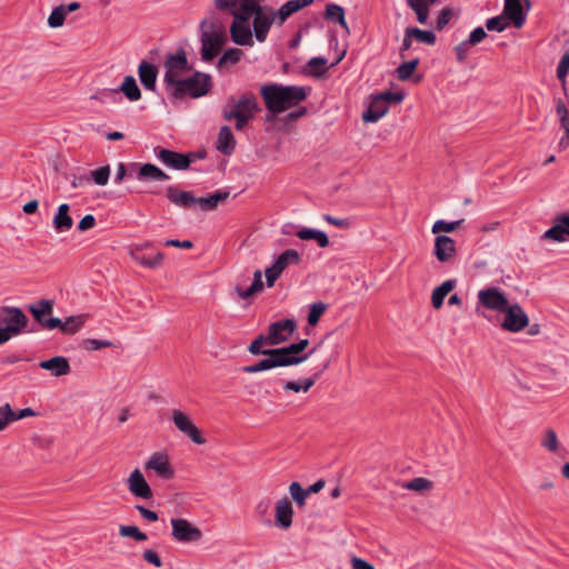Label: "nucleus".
<instances>
[{
    "label": "nucleus",
    "mask_w": 569,
    "mask_h": 569,
    "mask_svg": "<svg viewBox=\"0 0 569 569\" xmlns=\"http://www.w3.org/2000/svg\"><path fill=\"white\" fill-rule=\"evenodd\" d=\"M293 508L289 498L283 497L277 503L274 508V525L278 528L287 530L292 525Z\"/></svg>",
    "instance_id": "22"
},
{
    "label": "nucleus",
    "mask_w": 569,
    "mask_h": 569,
    "mask_svg": "<svg viewBox=\"0 0 569 569\" xmlns=\"http://www.w3.org/2000/svg\"><path fill=\"white\" fill-rule=\"evenodd\" d=\"M569 72V51L566 52L560 59L557 67V77L561 81L563 90L566 91V78Z\"/></svg>",
    "instance_id": "52"
},
{
    "label": "nucleus",
    "mask_w": 569,
    "mask_h": 569,
    "mask_svg": "<svg viewBox=\"0 0 569 569\" xmlns=\"http://www.w3.org/2000/svg\"><path fill=\"white\" fill-rule=\"evenodd\" d=\"M327 308L328 306L321 301L312 303L308 313V323L310 326H316L321 316L326 312Z\"/></svg>",
    "instance_id": "47"
},
{
    "label": "nucleus",
    "mask_w": 569,
    "mask_h": 569,
    "mask_svg": "<svg viewBox=\"0 0 569 569\" xmlns=\"http://www.w3.org/2000/svg\"><path fill=\"white\" fill-rule=\"evenodd\" d=\"M274 349L280 360L281 367L299 365L306 361L316 351V348H312L309 352L302 353L301 349L296 346V342L282 348Z\"/></svg>",
    "instance_id": "15"
},
{
    "label": "nucleus",
    "mask_w": 569,
    "mask_h": 569,
    "mask_svg": "<svg viewBox=\"0 0 569 569\" xmlns=\"http://www.w3.org/2000/svg\"><path fill=\"white\" fill-rule=\"evenodd\" d=\"M201 59L203 61L213 60L227 43L228 37L216 32H201Z\"/></svg>",
    "instance_id": "10"
},
{
    "label": "nucleus",
    "mask_w": 569,
    "mask_h": 569,
    "mask_svg": "<svg viewBox=\"0 0 569 569\" xmlns=\"http://www.w3.org/2000/svg\"><path fill=\"white\" fill-rule=\"evenodd\" d=\"M479 303L488 310L502 312L509 305L506 295L497 287L482 289L478 292Z\"/></svg>",
    "instance_id": "11"
},
{
    "label": "nucleus",
    "mask_w": 569,
    "mask_h": 569,
    "mask_svg": "<svg viewBox=\"0 0 569 569\" xmlns=\"http://www.w3.org/2000/svg\"><path fill=\"white\" fill-rule=\"evenodd\" d=\"M433 254L441 263L452 262L457 254L456 241L449 236H437L435 239Z\"/></svg>",
    "instance_id": "17"
},
{
    "label": "nucleus",
    "mask_w": 569,
    "mask_h": 569,
    "mask_svg": "<svg viewBox=\"0 0 569 569\" xmlns=\"http://www.w3.org/2000/svg\"><path fill=\"white\" fill-rule=\"evenodd\" d=\"M166 72L163 76L164 87L171 86L178 78L181 71L190 70L187 53L183 48H180L176 53H169L164 61Z\"/></svg>",
    "instance_id": "6"
},
{
    "label": "nucleus",
    "mask_w": 569,
    "mask_h": 569,
    "mask_svg": "<svg viewBox=\"0 0 569 569\" xmlns=\"http://www.w3.org/2000/svg\"><path fill=\"white\" fill-rule=\"evenodd\" d=\"M462 222H463V219L451 221V222H447L445 220H437L433 223L431 231L435 234H438L440 232H447V233L453 232L461 226Z\"/></svg>",
    "instance_id": "46"
},
{
    "label": "nucleus",
    "mask_w": 569,
    "mask_h": 569,
    "mask_svg": "<svg viewBox=\"0 0 569 569\" xmlns=\"http://www.w3.org/2000/svg\"><path fill=\"white\" fill-rule=\"evenodd\" d=\"M420 60L418 58L412 59L410 61L403 62L396 69L397 79L400 81L409 80L416 68L418 67Z\"/></svg>",
    "instance_id": "40"
},
{
    "label": "nucleus",
    "mask_w": 569,
    "mask_h": 569,
    "mask_svg": "<svg viewBox=\"0 0 569 569\" xmlns=\"http://www.w3.org/2000/svg\"><path fill=\"white\" fill-rule=\"evenodd\" d=\"M545 239L562 242L569 239V213L555 217L553 224L543 233Z\"/></svg>",
    "instance_id": "21"
},
{
    "label": "nucleus",
    "mask_w": 569,
    "mask_h": 569,
    "mask_svg": "<svg viewBox=\"0 0 569 569\" xmlns=\"http://www.w3.org/2000/svg\"><path fill=\"white\" fill-rule=\"evenodd\" d=\"M507 27H508V21L503 14L492 17V18L488 19L486 22V28L489 31L502 32Z\"/></svg>",
    "instance_id": "54"
},
{
    "label": "nucleus",
    "mask_w": 569,
    "mask_h": 569,
    "mask_svg": "<svg viewBox=\"0 0 569 569\" xmlns=\"http://www.w3.org/2000/svg\"><path fill=\"white\" fill-rule=\"evenodd\" d=\"M340 12H345V9L341 6L335 3L327 4L325 10V19L335 22L340 16Z\"/></svg>",
    "instance_id": "61"
},
{
    "label": "nucleus",
    "mask_w": 569,
    "mask_h": 569,
    "mask_svg": "<svg viewBox=\"0 0 569 569\" xmlns=\"http://www.w3.org/2000/svg\"><path fill=\"white\" fill-rule=\"evenodd\" d=\"M70 207L68 203H62L58 207V210L53 217V228L57 232H67L73 226V219L69 214Z\"/></svg>",
    "instance_id": "31"
},
{
    "label": "nucleus",
    "mask_w": 569,
    "mask_h": 569,
    "mask_svg": "<svg viewBox=\"0 0 569 569\" xmlns=\"http://www.w3.org/2000/svg\"><path fill=\"white\" fill-rule=\"evenodd\" d=\"M243 57V51L238 48L227 49L218 61V68H223L226 64H236Z\"/></svg>",
    "instance_id": "42"
},
{
    "label": "nucleus",
    "mask_w": 569,
    "mask_h": 569,
    "mask_svg": "<svg viewBox=\"0 0 569 569\" xmlns=\"http://www.w3.org/2000/svg\"><path fill=\"white\" fill-rule=\"evenodd\" d=\"M144 468L147 470H154L160 478L166 480L172 479L174 477V470L170 465L169 458L166 453L162 452L153 453L146 462Z\"/></svg>",
    "instance_id": "20"
},
{
    "label": "nucleus",
    "mask_w": 569,
    "mask_h": 569,
    "mask_svg": "<svg viewBox=\"0 0 569 569\" xmlns=\"http://www.w3.org/2000/svg\"><path fill=\"white\" fill-rule=\"evenodd\" d=\"M456 283L457 281L455 279H449L433 289L431 295V303L435 309H440L442 307L446 296L453 290Z\"/></svg>",
    "instance_id": "35"
},
{
    "label": "nucleus",
    "mask_w": 569,
    "mask_h": 569,
    "mask_svg": "<svg viewBox=\"0 0 569 569\" xmlns=\"http://www.w3.org/2000/svg\"><path fill=\"white\" fill-rule=\"evenodd\" d=\"M260 96L270 113L266 116V120L269 121L286 110L299 106L307 99L308 91L302 86L268 83L260 87Z\"/></svg>",
    "instance_id": "2"
},
{
    "label": "nucleus",
    "mask_w": 569,
    "mask_h": 569,
    "mask_svg": "<svg viewBox=\"0 0 569 569\" xmlns=\"http://www.w3.org/2000/svg\"><path fill=\"white\" fill-rule=\"evenodd\" d=\"M39 367L43 370H48L54 377H61L70 373V365L66 357L56 356L47 360H42Z\"/></svg>",
    "instance_id": "26"
},
{
    "label": "nucleus",
    "mask_w": 569,
    "mask_h": 569,
    "mask_svg": "<svg viewBox=\"0 0 569 569\" xmlns=\"http://www.w3.org/2000/svg\"><path fill=\"white\" fill-rule=\"evenodd\" d=\"M167 198L177 207L190 209L197 206V197L191 191L179 190L174 186L167 188Z\"/></svg>",
    "instance_id": "24"
},
{
    "label": "nucleus",
    "mask_w": 569,
    "mask_h": 569,
    "mask_svg": "<svg viewBox=\"0 0 569 569\" xmlns=\"http://www.w3.org/2000/svg\"><path fill=\"white\" fill-rule=\"evenodd\" d=\"M264 356H267V358L261 359L260 361L253 365L244 366L242 368V371L246 373H257L260 371L270 370L276 367H281L280 360L274 348L269 349V351H267Z\"/></svg>",
    "instance_id": "27"
},
{
    "label": "nucleus",
    "mask_w": 569,
    "mask_h": 569,
    "mask_svg": "<svg viewBox=\"0 0 569 569\" xmlns=\"http://www.w3.org/2000/svg\"><path fill=\"white\" fill-rule=\"evenodd\" d=\"M301 258L297 250L287 249L278 256L271 268L281 274L289 264H299Z\"/></svg>",
    "instance_id": "33"
},
{
    "label": "nucleus",
    "mask_w": 569,
    "mask_h": 569,
    "mask_svg": "<svg viewBox=\"0 0 569 569\" xmlns=\"http://www.w3.org/2000/svg\"><path fill=\"white\" fill-rule=\"evenodd\" d=\"M487 38V32L482 27H478L470 32L468 43L475 46Z\"/></svg>",
    "instance_id": "64"
},
{
    "label": "nucleus",
    "mask_w": 569,
    "mask_h": 569,
    "mask_svg": "<svg viewBox=\"0 0 569 569\" xmlns=\"http://www.w3.org/2000/svg\"><path fill=\"white\" fill-rule=\"evenodd\" d=\"M1 311L6 317L0 319V323H4L3 327L0 326V333L7 342L27 328L29 319L18 307H2Z\"/></svg>",
    "instance_id": "5"
},
{
    "label": "nucleus",
    "mask_w": 569,
    "mask_h": 569,
    "mask_svg": "<svg viewBox=\"0 0 569 569\" xmlns=\"http://www.w3.org/2000/svg\"><path fill=\"white\" fill-rule=\"evenodd\" d=\"M139 180H168L169 176L153 163H144L139 167L137 174Z\"/></svg>",
    "instance_id": "34"
},
{
    "label": "nucleus",
    "mask_w": 569,
    "mask_h": 569,
    "mask_svg": "<svg viewBox=\"0 0 569 569\" xmlns=\"http://www.w3.org/2000/svg\"><path fill=\"white\" fill-rule=\"evenodd\" d=\"M138 76L146 90L153 91L156 89L158 68L154 64L141 61L138 67Z\"/></svg>",
    "instance_id": "29"
},
{
    "label": "nucleus",
    "mask_w": 569,
    "mask_h": 569,
    "mask_svg": "<svg viewBox=\"0 0 569 569\" xmlns=\"http://www.w3.org/2000/svg\"><path fill=\"white\" fill-rule=\"evenodd\" d=\"M431 487H432V482L430 480H428L427 478H422V477L413 478L406 485L407 489H410L413 491L428 490V489H431Z\"/></svg>",
    "instance_id": "56"
},
{
    "label": "nucleus",
    "mask_w": 569,
    "mask_h": 569,
    "mask_svg": "<svg viewBox=\"0 0 569 569\" xmlns=\"http://www.w3.org/2000/svg\"><path fill=\"white\" fill-rule=\"evenodd\" d=\"M234 149L236 139L230 127L222 126L218 134L217 150H219L222 154L230 156Z\"/></svg>",
    "instance_id": "32"
},
{
    "label": "nucleus",
    "mask_w": 569,
    "mask_h": 569,
    "mask_svg": "<svg viewBox=\"0 0 569 569\" xmlns=\"http://www.w3.org/2000/svg\"><path fill=\"white\" fill-rule=\"evenodd\" d=\"M261 111L257 97L252 92H244L238 99L229 97L222 107V118L226 121H236V129L242 130Z\"/></svg>",
    "instance_id": "3"
},
{
    "label": "nucleus",
    "mask_w": 569,
    "mask_h": 569,
    "mask_svg": "<svg viewBox=\"0 0 569 569\" xmlns=\"http://www.w3.org/2000/svg\"><path fill=\"white\" fill-rule=\"evenodd\" d=\"M264 345L268 346V339L266 335L261 333L249 345L248 351L254 356L266 355L269 349H263Z\"/></svg>",
    "instance_id": "50"
},
{
    "label": "nucleus",
    "mask_w": 569,
    "mask_h": 569,
    "mask_svg": "<svg viewBox=\"0 0 569 569\" xmlns=\"http://www.w3.org/2000/svg\"><path fill=\"white\" fill-rule=\"evenodd\" d=\"M297 237L301 240H315L320 248H327L330 243L327 233L317 229L303 228L297 232Z\"/></svg>",
    "instance_id": "37"
},
{
    "label": "nucleus",
    "mask_w": 569,
    "mask_h": 569,
    "mask_svg": "<svg viewBox=\"0 0 569 569\" xmlns=\"http://www.w3.org/2000/svg\"><path fill=\"white\" fill-rule=\"evenodd\" d=\"M212 86L210 74L196 71L191 77L177 79L171 86H168L166 90L168 91L169 98L176 101L182 100L186 97L192 99L201 98L211 91Z\"/></svg>",
    "instance_id": "4"
},
{
    "label": "nucleus",
    "mask_w": 569,
    "mask_h": 569,
    "mask_svg": "<svg viewBox=\"0 0 569 569\" xmlns=\"http://www.w3.org/2000/svg\"><path fill=\"white\" fill-rule=\"evenodd\" d=\"M254 2L256 0H214V7L217 10L236 18L239 14H247Z\"/></svg>",
    "instance_id": "23"
},
{
    "label": "nucleus",
    "mask_w": 569,
    "mask_h": 569,
    "mask_svg": "<svg viewBox=\"0 0 569 569\" xmlns=\"http://www.w3.org/2000/svg\"><path fill=\"white\" fill-rule=\"evenodd\" d=\"M134 509L140 513L142 518L150 522H156L159 520V516L156 511L150 510L142 505H136Z\"/></svg>",
    "instance_id": "63"
},
{
    "label": "nucleus",
    "mask_w": 569,
    "mask_h": 569,
    "mask_svg": "<svg viewBox=\"0 0 569 569\" xmlns=\"http://www.w3.org/2000/svg\"><path fill=\"white\" fill-rule=\"evenodd\" d=\"M152 243L146 242L143 244L137 246L130 250V257L139 264L146 268H158L162 264L164 254L162 252H157L153 257L147 256L144 250L151 248Z\"/></svg>",
    "instance_id": "19"
},
{
    "label": "nucleus",
    "mask_w": 569,
    "mask_h": 569,
    "mask_svg": "<svg viewBox=\"0 0 569 569\" xmlns=\"http://www.w3.org/2000/svg\"><path fill=\"white\" fill-rule=\"evenodd\" d=\"M329 361L325 362L320 370L313 372L311 377L300 379L301 381V389L303 392H307L310 390L311 387L315 386V383L320 379L322 373L328 369Z\"/></svg>",
    "instance_id": "49"
},
{
    "label": "nucleus",
    "mask_w": 569,
    "mask_h": 569,
    "mask_svg": "<svg viewBox=\"0 0 569 569\" xmlns=\"http://www.w3.org/2000/svg\"><path fill=\"white\" fill-rule=\"evenodd\" d=\"M112 346V342L109 340H102V339H84L82 341V348L87 351H96L103 348H109Z\"/></svg>",
    "instance_id": "53"
},
{
    "label": "nucleus",
    "mask_w": 569,
    "mask_h": 569,
    "mask_svg": "<svg viewBox=\"0 0 569 569\" xmlns=\"http://www.w3.org/2000/svg\"><path fill=\"white\" fill-rule=\"evenodd\" d=\"M263 1L256 0L247 13L249 20L253 17V33L259 42L266 41L272 24L283 26L292 14L315 2V0H289L274 10L270 6H262Z\"/></svg>",
    "instance_id": "1"
},
{
    "label": "nucleus",
    "mask_w": 569,
    "mask_h": 569,
    "mask_svg": "<svg viewBox=\"0 0 569 569\" xmlns=\"http://www.w3.org/2000/svg\"><path fill=\"white\" fill-rule=\"evenodd\" d=\"M502 313H505V317L501 322V328L506 331L519 332L529 326V318L518 303H509Z\"/></svg>",
    "instance_id": "8"
},
{
    "label": "nucleus",
    "mask_w": 569,
    "mask_h": 569,
    "mask_svg": "<svg viewBox=\"0 0 569 569\" xmlns=\"http://www.w3.org/2000/svg\"><path fill=\"white\" fill-rule=\"evenodd\" d=\"M271 501L268 498L261 499L254 507L256 517L264 525H271L270 519Z\"/></svg>",
    "instance_id": "41"
},
{
    "label": "nucleus",
    "mask_w": 569,
    "mask_h": 569,
    "mask_svg": "<svg viewBox=\"0 0 569 569\" xmlns=\"http://www.w3.org/2000/svg\"><path fill=\"white\" fill-rule=\"evenodd\" d=\"M289 492L291 498L297 503L298 507H303L306 505V500L308 498V491L301 487V485L297 481L292 482L289 486Z\"/></svg>",
    "instance_id": "45"
},
{
    "label": "nucleus",
    "mask_w": 569,
    "mask_h": 569,
    "mask_svg": "<svg viewBox=\"0 0 569 569\" xmlns=\"http://www.w3.org/2000/svg\"><path fill=\"white\" fill-rule=\"evenodd\" d=\"M119 535L124 538H132L138 542L148 540L147 533L142 532L137 526H124L119 527Z\"/></svg>",
    "instance_id": "43"
},
{
    "label": "nucleus",
    "mask_w": 569,
    "mask_h": 569,
    "mask_svg": "<svg viewBox=\"0 0 569 569\" xmlns=\"http://www.w3.org/2000/svg\"><path fill=\"white\" fill-rule=\"evenodd\" d=\"M157 158L167 167L176 170H187L190 167V159L187 154L161 147L154 148Z\"/></svg>",
    "instance_id": "16"
},
{
    "label": "nucleus",
    "mask_w": 569,
    "mask_h": 569,
    "mask_svg": "<svg viewBox=\"0 0 569 569\" xmlns=\"http://www.w3.org/2000/svg\"><path fill=\"white\" fill-rule=\"evenodd\" d=\"M308 66L315 68L310 72L315 77H321L328 70L327 59L322 57H313L312 59L309 60Z\"/></svg>",
    "instance_id": "51"
},
{
    "label": "nucleus",
    "mask_w": 569,
    "mask_h": 569,
    "mask_svg": "<svg viewBox=\"0 0 569 569\" xmlns=\"http://www.w3.org/2000/svg\"><path fill=\"white\" fill-rule=\"evenodd\" d=\"M12 408L9 403H4L0 407V431L4 430L11 422Z\"/></svg>",
    "instance_id": "59"
},
{
    "label": "nucleus",
    "mask_w": 569,
    "mask_h": 569,
    "mask_svg": "<svg viewBox=\"0 0 569 569\" xmlns=\"http://www.w3.org/2000/svg\"><path fill=\"white\" fill-rule=\"evenodd\" d=\"M408 36H412L417 41L433 46L437 41L436 34L430 30H422L416 27L408 28Z\"/></svg>",
    "instance_id": "39"
},
{
    "label": "nucleus",
    "mask_w": 569,
    "mask_h": 569,
    "mask_svg": "<svg viewBox=\"0 0 569 569\" xmlns=\"http://www.w3.org/2000/svg\"><path fill=\"white\" fill-rule=\"evenodd\" d=\"M379 96H380V98H382V100H385L388 103L389 108L393 103H400L405 98L403 92H391V91H385L382 93H379Z\"/></svg>",
    "instance_id": "62"
},
{
    "label": "nucleus",
    "mask_w": 569,
    "mask_h": 569,
    "mask_svg": "<svg viewBox=\"0 0 569 569\" xmlns=\"http://www.w3.org/2000/svg\"><path fill=\"white\" fill-rule=\"evenodd\" d=\"M389 110L388 103L379 94L372 96L368 109L362 114L365 122H376Z\"/></svg>",
    "instance_id": "25"
},
{
    "label": "nucleus",
    "mask_w": 569,
    "mask_h": 569,
    "mask_svg": "<svg viewBox=\"0 0 569 569\" xmlns=\"http://www.w3.org/2000/svg\"><path fill=\"white\" fill-rule=\"evenodd\" d=\"M262 289H263L262 272L259 269L253 272V281L249 288L243 289L239 284H237L234 287V291L237 292L238 297L241 299H248L251 296L262 291Z\"/></svg>",
    "instance_id": "36"
},
{
    "label": "nucleus",
    "mask_w": 569,
    "mask_h": 569,
    "mask_svg": "<svg viewBox=\"0 0 569 569\" xmlns=\"http://www.w3.org/2000/svg\"><path fill=\"white\" fill-rule=\"evenodd\" d=\"M547 450L551 452H556L558 450V438L556 432L552 429H548L546 431L545 438L541 443Z\"/></svg>",
    "instance_id": "58"
},
{
    "label": "nucleus",
    "mask_w": 569,
    "mask_h": 569,
    "mask_svg": "<svg viewBox=\"0 0 569 569\" xmlns=\"http://www.w3.org/2000/svg\"><path fill=\"white\" fill-rule=\"evenodd\" d=\"M66 12H64V4H60L56 7L49 18H48V24L50 28H60L63 26L66 20Z\"/></svg>",
    "instance_id": "48"
},
{
    "label": "nucleus",
    "mask_w": 569,
    "mask_h": 569,
    "mask_svg": "<svg viewBox=\"0 0 569 569\" xmlns=\"http://www.w3.org/2000/svg\"><path fill=\"white\" fill-rule=\"evenodd\" d=\"M29 311L41 327L47 328V321L50 319L47 316L53 311V301L41 299L36 305H30Z\"/></svg>",
    "instance_id": "30"
},
{
    "label": "nucleus",
    "mask_w": 569,
    "mask_h": 569,
    "mask_svg": "<svg viewBox=\"0 0 569 569\" xmlns=\"http://www.w3.org/2000/svg\"><path fill=\"white\" fill-rule=\"evenodd\" d=\"M296 329L297 322L293 319H282L270 323L268 335H266L268 346H278L289 341Z\"/></svg>",
    "instance_id": "7"
},
{
    "label": "nucleus",
    "mask_w": 569,
    "mask_h": 569,
    "mask_svg": "<svg viewBox=\"0 0 569 569\" xmlns=\"http://www.w3.org/2000/svg\"><path fill=\"white\" fill-rule=\"evenodd\" d=\"M127 487L129 492L139 499L150 500L153 498V492L147 482L140 469L136 468L127 479Z\"/></svg>",
    "instance_id": "14"
},
{
    "label": "nucleus",
    "mask_w": 569,
    "mask_h": 569,
    "mask_svg": "<svg viewBox=\"0 0 569 569\" xmlns=\"http://www.w3.org/2000/svg\"><path fill=\"white\" fill-rule=\"evenodd\" d=\"M86 320L87 315L70 316L64 321L59 318H50L47 321V329L59 328L66 335H74L83 327Z\"/></svg>",
    "instance_id": "18"
},
{
    "label": "nucleus",
    "mask_w": 569,
    "mask_h": 569,
    "mask_svg": "<svg viewBox=\"0 0 569 569\" xmlns=\"http://www.w3.org/2000/svg\"><path fill=\"white\" fill-rule=\"evenodd\" d=\"M453 10L452 8L450 7H445L438 14L437 17V20H436V29L438 31H441L443 30L447 24L449 23V21L451 20V18L453 17Z\"/></svg>",
    "instance_id": "55"
},
{
    "label": "nucleus",
    "mask_w": 569,
    "mask_h": 569,
    "mask_svg": "<svg viewBox=\"0 0 569 569\" xmlns=\"http://www.w3.org/2000/svg\"><path fill=\"white\" fill-rule=\"evenodd\" d=\"M110 176L109 166L100 167L97 170L91 171V177L98 186H104L108 183Z\"/></svg>",
    "instance_id": "57"
},
{
    "label": "nucleus",
    "mask_w": 569,
    "mask_h": 569,
    "mask_svg": "<svg viewBox=\"0 0 569 569\" xmlns=\"http://www.w3.org/2000/svg\"><path fill=\"white\" fill-rule=\"evenodd\" d=\"M200 28H201V32H216V33L221 32L222 36H227V30H226L224 24L217 18L204 19L201 22Z\"/></svg>",
    "instance_id": "44"
},
{
    "label": "nucleus",
    "mask_w": 569,
    "mask_h": 569,
    "mask_svg": "<svg viewBox=\"0 0 569 569\" xmlns=\"http://www.w3.org/2000/svg\"><path fill=\"white\" fill-rule=\"evenodd\" d=\"M503 16L511 20L517 29H520L526 22V14L520 0H505Z\"/></svg>",
    "instance_id": "28"
},
{
    "label": "nucleus",
    "mask_w": 569,
    "mask_h": 569,
    "mask_svg": "<svg viewBox=\"0 0 569 569\" xmlns=\"http://www.w3.org/2000/svg\"><path fill=\"white\" fill-rule=\"evenodd\" d=\"M171 419L177 429L189 437L191 441L197 445L206 443L207 440L204 437H202L201 431L196 425H193L191 419L184 412L174 409L172 410Z\"/></svg>",
    "instance_id": "12"
},
{
    "label": "nucleus",
    "mask_w": 569,
    "mask_h": 569,
    "mask_svg": "<svg viewBox=\"0 0 569 569\" xmlns=\"http://www.w3.org/2000/svg\"><path fill=\"white\" fill-rule=\"evenodd\" d=\"M172 538L179 542H197L202 538L201 530L183 518H172Z\"/></svg>",
    "instance_id": "9"
},
{
    "label": "nucleus",
    "mask_w": 569,
    "mask_h": 569,
    "mask_svg": "<svg viewBox=\"0 0 569 569\" xmlns=\"http://www.w3.org/2000/svg\"><path fill=\"white\" fill-rule=\"evenodd\" d=\"M408 7L415 11L418 22H420V23L427 22V20L429 18L430 7H426V4H408Z\"/></svg>",
    "instance_id": "60"
},
{
    "label": "nucleus",
    "mask_w": 569,
    "mask_h": 569,
    "mask_svg": "<svg viewBox=\"0 0 569 569\" xmlns=\"http://www.w3.org/2000/svg\"><path fill=\"white\" fill-rule=\"evenodd\" d=\"M121 91L130 101H137L141 98V91L133 76H126L120 88L116 92Z\"/></svg>",
    "instance_id": "38"
},
{
    "label": "nucleus",
    "mask_w": 569,
    "mask_h": 569,
    "mask_svg": "<svg viewBox=\"0 0 569 569\" xmlns=\"http://www.w3.org/2000/svg\"><path fill=\"white\" fill-rule=\"evenodd\" d=\"M230 37L232 42L238 46H252V31L247 14L236 16L230 26Z\"/></svg>",
    "instance_id": "13"
}]
</instances>
